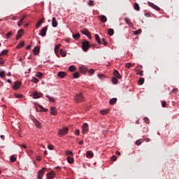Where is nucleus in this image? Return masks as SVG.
I'll use <instances>...</instances> for the list:
<instances>
[{
    "mask_svg": "<svg viewBox=\"0 0 179 179\" xmlns=\"http://www.w3.org/2000/svg\"><path fill=\"white\" fill-rule=\"evenodd\" d=\"M33 52L34 55H38L40 53V46H36L33 50Z\"/></svg>",
    "mask_w": 179,
    "mask_h": 179,
    "instance_id": "2eb2a0df",
    "label": "nucleus"
},
{
    "mask_svg": "<svg viewBox=\"0 0 179 179\" xmlns=\"http://www.w3.org/2000/svg\"><path fill=\"white\" fill-rule=\"evenodd\" d=\"M85 96H83V94L82 93L78 94L75 97L76 103H82L83 101H85Z\"/></svg>",
    "mask_w": 179,
    "mask_h": 179,
    "instance_id": "f257e3e1",
    "label": "nucleus"
},
{
    "mask_svg": "<svg viewBox=\"0 0 179 179\" xmlns=\"http://www.w3.org/2000/svg\"><path fill=\"white\" fill-rule=\"evenodd\" d=\"M65 153L67 156H73V153L72 152V151L66 150V151H65Z\"/></svg>",
    "mask_w": 179,
    "mask_h": 179,
    "instance_id": "e433bc0d",
    "label": "nucleus"
},
{
    "mask_svg": "<svg viewBox=\"0 0 179 179\" xmlns=\"http://www.w3.org/2000/svg\"><path fill=\"white\" fill-rule=\"evenodd\" d=\"M141 33H142V29H139L135 31L134 34L138 35V34H141Z\"/></svg>",
    "mask_w": 179,
    "mask_h": 179,
    "instance_id": "a18cd8bd",
    "label": "nucleus"
},
{
    "mask_svg": "<svg viewBox=\"0 0 179 179\" xmlns=\"http://www.w3.org/2000/svg\"><path fill=\"white\" fill-rule=\"evenodd\" d=\"M8 51H9V50H3V51L1 52L0 55H1V56L6 55V54H8Z\"/></svg>",
    "mask_w": 179,
    "mask_h": 179,
    "instance_id": "4c0bfd02",
    "label": "nucleus"
},
{
    "mask_svg": "<svg viewBox=\"0 0 179 179\" xmlns=\"http://www.w3.org/2000/svg\"><path fill=\"white\" fill-rule=\"evenodd\" d=\"M0 78L2 79L5 78V71H0Z\"/></svg>",
    "mask_w": 179,
    "mask_h": 179,
    "instance_id": "37998d69",
    "label": "nucleus"
},
{
    "mask_svg": "<svg viewBox=\"0 0 179 179\" xmlns=\"http://www.w3.org/2000/svg\"><path fill=\"white\" fill-rule=\"evenodd\" d=\"M139 75L140 76H143V71H140Z\"/></svg>",
    "mask_w": 179,
    "mask_h": 179,
    "instance_id": "774afa93",
    "label": "nucleus"
},
{
    "mask_svg": "<svg viewBox=\"0 0 179 179\" xmlns=\"http://www.w3.org/2000/svg\"><path fill=\"white\" fill-rule=\"evenodd\" d=\"M79 76H80V75H79V73H75L73 74V77L75 78V79H78V78H79Z\"/></svg>",
    "mask_w": 179,
    "mask_h": 179,
    "instance_id": "3c124183",
    "label": "nucleus"
},
{
    "mask_svg": "<svg viewBox=\"0 0 179 179\" xmlns=\"http://www.w3.org/2000/svg\"><path fill=\"white\" fill-rule=\"evenodd\" d=\"M87 157H93L94 156V154H93V152L89 150L86 153Z\"/></svg>",
    "mask_w": 179,
    "mask_h": 179,
    "instance_id": "b1692460",
    "label": "nucleus"
},
{
    "mask_svg": "<svg viewBox=\"0 0 179 179\" xmlns=\"http://www.w3.org/2000/svg\"><path fill=\"white\" fill-rule=\"evenodd\" d=\"M20 86H22V83L20 81H16L13 85V87L15 90H17Z\"/></svg>",
    "mask_w": 179,
    "mask_h": 179,
    "instance_id": "dca6fc26",
    "label": "nucleus"
},
{
    "mask_svg": "<svg viewBox=\"0 0 179 179\" xmlns=\"http://www.w3.org/2000/svg\"><path fill=\"white\" fill-rule=\"evenodd\" d=\"M31 82H33V83H38V80L36 78H33Z\"/></svg>",
    "mask_w": 179,
    "mask_h": 179,
    "instance_id": "8fccbe9b",
    "label": "nucleus"
},
{
    "mask_svg": "<svg viewBox=\"0 0 179 179\" xmlns=\"http://www.w3.org/2000/svg\"><path fill=\"white\" fill-rule=\"evenodd\" d=\"M145 16H146L147 17H150V15L148 13H145Z\"/></svg>",
    "mask_w": 179,
    "mask_h": 179,
    "instance_id": "338daca9",
    "label": "nucleus"
},
{
    "mask_svg": "<svg viewBox=\"0 0 179 179\" xmlns=\"http://www.w3.org/2000/svg\"><path fill=\"white\" fill-rule=\"evenodd\" d=\"M24 46V41L20 42L16 47V48H22V47Z\"/></svg>",
    "mask_w": 179,
    "mask_h": 179,
    "instance_id": "7c9ffc66",
    "label": "nucleus"
},
{
    "mask_svg": "<svg viewBox=\"0 0 179 179\" xmlns=\"http://www.w3.org/2000/svg\"><path fill=\"white\" fill-rule=\"evenodd\" d=\"M19 146H20V148H22L23 149H27V147H26V145H19Z\"/></svg>",
    "mask_w": 179,
    "mask_h": 179,
    "instance_id": "0e129e2a",
    "label": "nucleus"
},
{
    "mask_svg": "<svg viewBox=\"0 0 179 179\" xmlns=\"http://www.w3.org/2000/svg\"><path fill=\"white\" fill-rule=\"evenodd\" d=\"M69 70L70 72H74V71H76V66L72 65L69 67Z\"/></svg>",
    "mask_w": 179,
    "mask_h": 179,
    "instance_id": "c85d7f7f",
    "label": "nucleus"
},
{
    "mask_svg": "<svg viewBox=\"0 0 179 179\" xmlns=\"http://www.w3.org/2000/svg\"><path fill=\"white\" fill-rule=\"evenodd\" d=\"M88 5L90 6H94V1L93 0H90L88 3Z\"/></svg>",
    "mask_w": 179,
    "mask_h": 179,
    "instance_id": "49530a36",
    "label": "nucleus"
},
{
    "mask_svg": "<svg viewBox=\"0 0 179 179\" xmlns=\"http://www.w3.org/2000/svg\"><path fill=\"white\" fill-rule=\"evenodd\" d=\"M36 76L37 78H43V73H41V72H38V73L36 74Z\"/></svg>",
    "mask_w": 179,
    "mask_h": 179,
    "instance_id": "a19ab883",
    "label": "nucleus"
},
{
    "mask_svg": "<svg viewBox=\"0 0 179 179\" xmlns=\"http://www.w3.org/2000/svg\"><path fill=\"white\" fill-rule=\"evenodd\" d=\"M67 162L68 163H69L70 164H72V163H73V158L71 157H67Z\"/></svg>",
    "mask_w": 179,
    "mask_h": 179,
    "instance_id": "473e14b6",
    "label": "nucleus"
},
{
    "mask_svg": "<svg viewBox=\"0 0 179 179\" xmlns=\"http://www.w3.org/2000/svg\"><path fill=\"white\" fill-rule=\"evenodd\" d=\"M124 22L127 23V24H128V26L132 27L133 24L131 22V20H129V18L128 17H124Z\"/></svg>",
    "mask_w": 179,
    "mask_h": 179,
    "instance_id": "aec40b11",
    "label": "nucleus"
},
{
    "mask_svg": "<svg viewBox=\"0 0 179 179\" xmlns=\"http://www.w3.org/2000/svg\"><path fill=\"white\" fill-rule=\"evenodd\" d=\"M47 177L49 179H53L55 177V173L54 171H51L50 173L47 174Z\"/></svg>",
    "mask_w": 179,
    "mask_h": 179,
    "instance_id": "6ab92c4d",
    "label": "nucleus"
},
{
    "mask_svg": "<svg viewBox=\"0 0 179 179\" xmlns=\"http://www.w3.org/2000/svg\"><path fill=\"white\" fill-rule=\"evenodd\" d=\"M58 110H57V108L52 106L50 108V113H57Z\"/></svg>",
    "mask_w": 179,
    "mask_h": 179,
    "instance_id": "c9c22d12",
    "label": "nucleus"
},
{
    "mask_svg": "<svg viewBox=\"0 0 179 179\" xmlns=\"http://www.w3.org/2000/svg\"><path fill=\"white\" fill-rule=\"evenodd\" d=\"M81 33L83 34H85V36H87V37H88V38H90V40H91L92 36H90V31H89L88 29H83L81 31Z\"/></svg>",
    "mask_w": 179,
    "mask_h": 179,
    "instance_id": "1a4fd4ad",
    "label": "nucleus"
},
{
    "mask_svg": "<svg viewBox=\"0 0 179 179\" xmlns=\"http://www.w3.org/2000/svg\"><path fill=\"white\" fill-rule=\"evenodd\" d=\"M52 27H57L58 26V22L57 21V18L53 17L52 19Z\"/></svg>",
    "mask_w": 179,
    "mask_h": 179,
    "instance_id": "4468645a",
    "label": "nucleus"
},
{
    "mask_svg": "<svg viewBox=\"0 0 179 179\" xmlns=\"http://www.w3.org/2000/svg\"><path fill=\"white\" fill-rule=\"evenodd\" d=\"M143 141H145V142H150V138H145L143 139Z\"/></svg>",
    "mask_w": 179,
    "mask_h": 179,
    "instance_id": "680f3d73",
    "label": "nucleus"
},
{
    "mask_svg": "<svg viewBox=\"0 0 179 179\" xmlns=\"http://www.w3.org/2000/svg\"><path fill=\"white\" fill-rule=\"evenodd\" d=\"M24 19V17L22 18L17 23V26L20 27L22 26V23H23V20Z\"/></svg>",
    "mask_w": 179,
    "mask_h": 179,
    "instance_id": "09e8293b",
    "label": "nucleus"
},
{
    "mask_svg": "<svg viewBox=\"0 0 179 179\" xmlns=\"http://www.w3.org/2000/svg\"><path fill=\"white\" fill-rule=\"evenodd\" d=\"M45 18L42 17V19L36 24V28L38 29L43 24V23H45Z\"/></svg>",
    "mask_w": 179,
    "mask_h": 179,
    "instance_id": "f8f14e48",
    "label": "nucleus"
},
{
    "mask_svg": "<svg viewBox=\"0 0 179 179\" xmlns=\"http://www.w3.org/2000/svg\"><path fill=\"white\" fill-rule=\"evenodd\" d=\"M69 131V129H68V127H64L63 129H60L59 130L58 132V135L59 136H65V135H66V134H68V132Z\"/></svg>",
    "mask_w": 179,
    "mask_h": 179,
    "instance_id": "f03ea898",
    "label": "nucleus"
},
{
    "mask_svg": "<svg viewBox=\"0 0 179 179\" xmlns=\"http://www.w3.org/2000/svg\"><path fill=\"white\" fill-rule=\"evenodd\" d=\"M100 17V20L102 23H106V22H107V17H106V15H101L99 16Z\"/></svg>",
    "mask_w": 179,
    "mask_h": 179,
    "instance_id": "4be33fe9",
    "label": "nucleus"
},
{
    "mask_svg": "<svg viewBox=\"0 0 179 179\" xmlns=\"http://www.w3.org/2000/svg\"><path fill=\"white\" fill-rule=\"evenodd\" d=\"M143 120L145 121V124H149V118L148 117H144Z\"/></svg>",
    "mask_w": 179,
    "mask_h": 179,
    "instance_id": "864d4df0",
    "label": "nucleus"
},
{
    "mask_svg": "<svg viewBox=\"0 0 179 179\" xmlns=\"http://www.w3.org/2000/svg\"><path fill=\"white\" fill-rule=\"evenodd\" d=\"M79 134H80V132L79 131L78 129L76 130L75 131V135L79 136Z\"/></svg>",
    "mask_w": 179,
    "mask_h": 179,
    "instance_id": "052dcab7",
    "label": "nucleus"
},
{
    "mask_svg": "<svg viewBox=\"0 0 179 179\" xmlns=\"http://www.w3.org/2000/svg\"><path fill=\"white\" fill-rule=\"evenodd\" d=\"M95 39L97 41L98 44H102L103 43L100 40V36H99V34H95Z\"/></svg>",
    "mask_w": 179,
    "mask_h": 179,
    "instance_id": "a878e982",
    "label": "nucleus"
},
{
    "mask_svg": "<svg viewBox=\"0 0 179 179\" xmlns=\"http://www.w3.org/2000/svg\"><path fill=\"white\" fill-rule=\"evenodd\" d=\"M10 162H12L13 163L16 162V157H15V155H12L10 157Z\"/></svg>",
    "mask_w": 179,
    "mask_h": 179,
    "instance_id": "c03bdc74",
    "label": "nucleus"
},
{
    "mask_svg": "<svg viewBox=\"0 0 179 179\" xmlns=\"http://www.w3.org/2000/svg\"><path fill=\"white\" fill-rule=\"evenodd\" d=\"M0 64L1 65H3V64H5V61H3V59L2 58L0 59Z\"/></svg>",
    "mask_w": 179,
    "mask_h": 179,
    "instance_id": "bf43d9fd",
    "label": "nucleus"
},
{
    "mask_svg": "<svg viewBox=\"0 0 179 179\" xmlns=\"http://www.w3.org/2000/svg\"><path fill=\"white\" fill-rule=\"evenodd\" d=\"M36 111L38 112H43V113H47L48 111V109L44 108L43 106L38 105V106L36 107Z\"/></svg>",
    "mask_w": 179,
    "mask_h": 179,
    "instance_id": "6e6552de",
    "label": "nucleus"
},
{
    "mask_svg": "<svg viewBox=\"0 0 179 179\" xmlns=\"http://www.w3.org/2000/svg\"><path fill=\"white\" fill-rule=\"evenodd\" d=\"M134 7L136 10H138V11L141 10L139 4H138V3H135Z\"/></svg>",
    "mask_w": 179,
    "mask_h": 179,
    "instance_id": "2f4dec72",
    "label": "nucleus"
},
{
    "mask_svg": "<svg viewBox=\"0 0 179 179\" xmlns=\"http://www.w3.org/2000/svg\"><path fill=\"white\" fill-rule=\"evenodd\" d=\"M61 48V44H58L55 45V54H56L57 57H58L59 58V48Z\"/></svg>",
    "mask_w": 179,
    "mask_h": 179,
    "instance_id": "9b49d317",
    "label": "nucleus"
},
{
    "mask_svg": "<svg viewBox=\"0 0 179 179\" xmlns=\"http://www.w3.org/2000/svg\"><path fill=\"white\" fill-rule=\"evenodd\" d=\"M114 76H115L117 79H121L122 78V76L120 75V72L118 71L115 70L113 73Z\"/></svg>",
    "mask_w": 179,
    "mask_h": 179,
    "instance_id": "412c9836",
    "label": "nucleus"
},
{
    "mask_svg": "<svg viewBox=\"0 0 179 179\" xmlns=\"http://www.w3.org/2000/svg\"><path fill=\"white\" fill-rule=\"evenodd\" d=\"M44 173H45V168H43L38 174V179H43V176H44Z\"/></svg>",
    "mask_w": 179,
    "mask_h": 179,
    "instance_id": "9d476101",
    "label": "nucleus"
},
{
    "mask_svg": "<svg viewBox=\"0 0 179 179\" xmlns=\"http://www.w3.org/2000/svg\"><path fill=\"white\" fill-rule=\"evenodd\" d=\"M89 48H90V43H89V41H87L83 42L82 49L83 50V51L86 52L89 50Z\"/></svg>",
    "mask_w": 179,
    "mask_h": 179,
    "instance_id": "7ed1b4c3",
    "label": "nucleus"
},
{
    "mask_svg": "<svg viewBox=\"0 0 179 179\" xmlns=\"http://www.w3.org/2000/svg\"><path fill=\"white\" fill-rule=\"evenodd\" d=\"M125 66L127 68V69H129V68H131V66H132V64H131V63H126L125 64Z\"/></svg>",
    "mask_w": 179,
    "mask_h": 179,
    "instance_id": "de8ad7c7",
    "label": "nucleus"
},
{
    "mask_svg": "<svg viewBox=\"0 0 179 179\" xmlns=\"http://www.w3.org/2000/svg\"><path fill=\"white\" fill-rule=\"evenodd\" d=\"M89 132V124L84 123L82 127V134L86 135Z\"/></svg>",
    "mask_w": 179,
    "mask_h": 179,
    "instance_id": "20e7f679",
    "label": "nucleus"
},
{
    "mask_svg": "<svg viewBox=\"0 0 179 179\" xmlns=\"http://www.w3.org/2000/svg\"><path fill=\"white\" fill-rule=\"evenodd\" d=\"M112 160H113V162H115V160H117V157L113 156L112 157Z\"/></svg>",
    "mask_w": 179,
    "mask_h": 179,
    "instance_id": "69168bd1",
    "label": "nucleus"
},
{
    "mask_svg": "<svg viewBox=\"0 0 179 179\" xmlns=\"http://www.w3.org/2000/svg\"><path fill=\"white\" fill-rule=\"evenodd\" d=\"M57 76H59V78H65V76H66V73L64 72V71H60L58 73Z\"/></svg>",
    "mask_w": 179,
    "mask_h": 179,
    "instance_id": "5701e85b",
    "label": "nucleus"
},
{
    "mask_svg": "<svg viewBox=\"0 0 179 179\" xmlns=\"http://www.w3.org/2000/svg\"><path fill=\"white\" fill-rule=\"evenodd\" d=\"M89 73H90V75H93V74L94 73V69H90V70L89 71Z\"/></svg>",
    "mask_w": 179,
    "mask_h": 179,
    "instance_id": "13d9d810",
    "label": "nucleus"
},
{
    "mask_svg": "<svg viewBox=\"0 0 179 179\" xmlns=\"http://www.w3.org/2000/svg\"><path fill=\"white\" fill-rule=\"evenodd\" d=\"M178 92V89H177V88H174V89L172 90V93H176V92Z\"/></svg>",
    "mask_w": 179,
    "mask_h": 179,
    "instance_id": "e2e57ef3",
    "label": "nucleus"
},
{
    "mask_svg": "<svg viewBox=\"0 0 179 179\" xmlns=\"http://www.w3.org/2000/svg\"><path fill=\"white\" fill-rule=\"evenodd\" d=\"M109 103L111 106H113V104H115V103H117V98H113L109 101Z\"/></svg>",
    "mask_w": 179,
    "mask_h": 179,
    "instance_id": "bb28decb",
    "label": "nucleus"
},
{
    "mask_svg": "<svg viewBox=\"0 0 179 179\" xmlns=\"http://www.w3.org/2000/svg\"><path fill=\"white\" fill-rule=\"evenodd\" d=\"M149 6H151V8H153V9H155V10H160V7L155 5L153 3L148 2Z\"/></svg>",
    "mask_w": 179,
    "mask_h": 179,
    "instance_id": "f3484780",
    "label": "nucleus"
},
{
    "mask_svg": "<svg viewBox=\"0 0 179 179\" xmlns=\"http://www.w3.org/2000/svg\"><path fill=\"white\" fill-rule=\"evenodd\" d=\"M79 69L82 73H86L87 72V67L85 66H80Z\"/></svg>",
    "mask_w": 179,
    "mask_h": 179,
    "instance_id": "a211bd4d",
    "label": "nucleus"
},
{
    "mask_svg": "<svg viewBox=\"0 0 179 179\" xmlns=\"http://www.w3.org/2000/svg\"><path fill=\"white\" fill-rule=\"evenodd\" d=\"M167 104V103L166 102V101H162V107H166V105Z\"/></svg>",
    "mask_w": 179,
    "mask_h": 179,
    "instance_id": "6e6d98bb",
    "label": "nucleus"
},
{
    "mask_svg": "<svg viewBox=\"0 0 179 179\" xmlns=\"http://www.w3.org/2000/svg\"><path fill=\"white\" fill-rule=\"evenodd\" d=\"M59 53H60V55H62V57H66V52H65V50H64V49H60Z\"/></svg>",
    "mask_w": 179,
    "mask_h": 179,
    "instance_id": "393cba45",
    "label": "nucleus"
},
{
    "mask_svg": "<svg viewBox=\"0 0 179 179\" xmlns=\"http://www.w3.org/2000/svg\"><path fill=\"white\" fill-rule=\"evenodd\" d=\"M29 117H30V120H31V121H33V122L35 124L36 127H37V128H40V127H41L40 122H38V120L35 119L34 116H33L32 115H30Z\"/></svg>",
    "mask_w": 179,
    "mask_h": 179,
    "instance_id": "423d86ee",
    "label": "nucleus"
},
{
    "mask_svg": "<svg viewBox=\"0 0 179 179\" xmlns=\"http://www.w3.org/2000/svg\"><path fill=\"white\" fill-rule=\"evenodd\" d=\"M102 41H103V45H108V43H107V42L104 40V38L102 39Z\"/></svg>",
    "mask_w": 179,
    "mask_h": 179,
    "instance_id": "4d7b16f0",
    "label": "nucleus"
},
{
    "mask_svg": "<svg viewBox=\"0 0 179 179\" xmlns=\"http://www.w3.org/2000/svg\"><path fill=\"white\" fill-rule=\"evenodd\" d=\"M46 97L52 103H54V101H55V99H54V97H52V96H50V95H46Z\"/></svg>",
    "mask_w": 179,
    "mask_h": 179,
    "instance_id": "c756f323",
    "label": "nucleus"
},
{
    "mask_svg": "<svg viewBox=\"0 0 179 179\" xmlns=\"http://www.w3.org/2000/svg\"><path fill=\"white\" fill-rule=\"evenodd\" d=\"M145 83V80L143 78H140V80H138V84L142 85H143V83Z\"/></svg>",
    "mask_w": 179,
    "mask_h": 179,
    "instance_id": "79ce46f5",
    "label": "nucleus"
},
{
    "mask_svg": "<svg viewBox=\"0 0 179 179\" xmlns=\"http://www.w3.org/2000/svg\"><path fill=\"white\" fill-rule=\"evenodd\" d=\"M22 36H23V29H20L17 31V34L16 36V40H20V38H22Z\"/></svg>",
    "mask_w": 179,
    "mask_h": 179,
    "instance_id": "ddd939ff",
    "label": "nucleus"
},
{
    "mask_svg": "<svg viewBox=\"0 0 179 179\" xmlns=\"http://www.w3.org/2000/svg\"><path fill=\"white\" fill-rule=\"evenodd\" d=\"M108 33L110 36H113L114 35V29H109L108 30Z\"/></svg>",
    "mask_w": 179,
    "mask_h": 179,
    "instance_id": "72a5a7b5",
    "label": "nucleus"
},
{
    "mask_svg": "<svg viewBox=\"0 0 179 179\" xmlns=\"http://www.w3.org/2000/svg\"><path fill=\"white\" fill-rule=\"evenodd\" d=\"M73 38H74V40H79V38H80V34L78 33L73 34Z\"/></svg>",
    "mask_w": 179,
    "mask_h": 179,
    "instance_id": "cd10ccee",
    "label": "nucleus"
},
{
    "mask_svg": "<svg viewBox=\"0 0 179 179\" xmlns=\"http://www.w3.org/2000/svg\"><path fill=\"white\" fill-rule=\"evenodd\" d=\"M112 82L113 85H117L118 83V80L117 79V78H113L112 79Z\"/></svg>",
    "mask_w": 179,
    "mask_h": 179,
    "instance_id": "58836bf2",
    "label": "nucleus"
},
{
    "mask_svg": "<svg viewBox=\"0 0 179 179\" xmlns=\"http://www.w3.org/2000/svg\"><path fill=\"white\" fill-rule=\"evenodd\" d=\"M48 148L49 150H54V145H49L48 146Z\"/></svg>",
    "mask_w": 179,
    "mask_h": 179,
    "instance_id": "603ef678",
    "label": "nucleus"
},
{
    "mask_svg": "<svg viewBox=\"0 0 179 179\" xmlns=\"http://www.w3.org/2000/svg\"><path fill=\"white\" fill-rule=\"evenodd\" d=\"M32 97L33 99H40V97H43V93L36 91L34 92Z\"/></svg>",
    "mask_w": 179,
    "mask_h": 179,
    "instance_id": "0eeeda50",
    "label": "nucleus"
},
{
    "mask_svg": "<svg viewBox=\"0 0 179 179\" xmlns=\"http://www.w3.org/2000/svg\"><path fill=\"white\" fill-rule=\"evenodd\" d=\"M48 30V26L44 27L40 31L39 35L41 36V37H45L47 34V31Z\"/></svg>",
    "mask_w": 179,
    "mask_h": 179,
    "instance_id": "39448f33",
    "label": "nucleus"
},
{
    "mask_svg": "<svg viewBox=\"0 0 179 179\" xmlns=\"http://www.w3.org/2000/svg\"><path fill=\"white\" fill-rule=\"evenodd\" d=\"M142 141H143V139L137 140V141H136V145L137 146H140V145L142 144Z\"/></svg>",
    "mask_w": 179,
    "mask_h": 179,
    "instance_id": "f704fd0d",
    "label": "nucleus"
},
{
    "mask_svg": "<svg viewBox=\"0 0 179 179\" xmlns=\"http://www.w3.org/2000/svg\"><path fill=\"white\" fill-rule=\"evenodd\" d=\"M13 35V32L9 31L7 33L6 37H7V38H9L12 37Z\"/></svg>",
    "mask_w": 179,
    "mask_h": 179,
    "instance_id": "ea45409f",
    "label": "nucleus"
},
{
    "mask_svg": "<svg viewBox=\"0 0 179 179\" xmlns=\"http://www.w3.org/2000/svg\"><path fill=\"white\" fill-rule=\"evenodd\" d=\"M15 96L16 99H21V97H23V95L22 94H15Z\"/></svg>",
    "mask_w": 179,
    "mask_h": 179,
    "instance_id": "5fc2aeb1",
    "label": "nucleus"
}]
</instances>
